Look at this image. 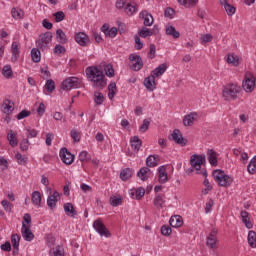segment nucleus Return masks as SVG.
Returning <instances> with one entry per match:
<instances>
[{"label": "nucleus", "mask_w": 256, "mask_h": 256, "mask_svg": "<svg viewBox=\"0 0 256 256\" xmlns=\"http://www.w3.org/2000/svg\"><path fill=\"white\" fill-rule=\"evenodd\" d=\"M15 159H17L18 165H26L29 162V157L27 155H23L19 152L15 154Z\"/></svg>", "instance_id": "44"}, {"label": "nucleus", "mask_w": 256, "mask_h": 256, "mask_svg": "<svg viewBox=\"0 0 256 256\" xmlns=\"http://www.w3.org/2000/svg\"><path fill=\"white\" fill-rule=\"evenodd\" d=\"M130 144L133 151H135V153H139V150L141 149V145L143 144V142L141 141V139H139V137L134 136L131 138Z\"/></svg>", "instance_id": "31"}, {"label": "nucleus", "mask_w": 256, "mask_h": 256, "mask_svg": "<svg viewBox=\"0 0 256 256\" xmlns=\"http://www.w3.org/2000/svg\"><path fill=\"white\" fill-rule=\"evenodd\" d=\"M64 212L68 217H75L77 215V210H75V207L71 203L64 204Z\"/></svg>", "instance_id": "36"}, {"label": "nucleus", "mask_w": 256, "mask_h": 256, "mask_svg": "<svg viewBox=\"0 0 256 256\" xmlns=\"http://www.w3.org/2000/svg\"><path fill=\"white\" fill-rule=\"evenodd\" d=\"M25 227L31 228V214L29 213L23 216L22 229H25Z\"/></svg>", "instance_id": "51"}, {"label": "nucleus", "mask_w": 256, "mask_h": 256, "mask_svg": "<svg viewBox=\"0 0 256 256\" xmlns=\"http://www.w3.org/2000/svg\"><path fill=\"white\" fill-rule=\"evenodd\" d=\"M21 233L24 241H33L35 239V235L31 232V228L24 226L21 228Z\"/></svg>", "instance_id": "29"}, {"label": "nucleus", "mask_w": 256, "mask_h": 256, "mask_svg": "<svg viewBox=\"0 0 256 256\" xmlns=\"http://www.w3.org/2000/svg\"><path fill=\"white\" fill-rule=\"evenodd\" d=\"M31 201L34 207H41V192L39 191L32 192Z\"/></svg>", "instance_id": "35"}, {"label": "nucleus", "mask_w": 256, "mask_h": 256, "mask_svg": "<svg viewBox=\"0 0 256 256\" xmlns=\"http://www.w3.org/2000/svg\"><path fill=\"white\" fill-rule=\"evenodd\" d=\"M65 51H66L65 46H62L61 44H57L54 47L55 55H61L62 53H65Z\"/></svg>", "instance_id": "64"}, {"label": "nucleus", "mask_w": 256, "mask_h": 256, "mask_svg": "<svg viewBox=\"0 0 256 256\" xmlns=\"http://www.w3.org/2000/svg\"><path fill=\"white\" fill-rule=\"evenodd\" d=\"M129 197H131V199H136V201L143 199V197H145V188L139 187L135 191L130 190Z\"/></svg>", "instance_id": "21"}, {"label": "nucleus", "mask_w": 256, "mask_h": 256, "mask_svg": "<svg viewBox=\"0 0 256 256\" xmlns=\"http://www.w3.org/2000/svg\"><path fill=\"white\" fill-rule=\"evenodd\" d=\"M1 205L6 213H11V210L13 209V204H11V202L2 200Z\"/></svg>", "instance_id": "56"}, {"label": "nucleus", "mask_w": 256, "mask_h": 256, "mask_svg": "<svg viewBox=\"0 0 256 256\" xmlns=\"http://www.w3.org/2000/svg\"><path fill=\"white\" fill-rule=\"evenodd\" d=\"M137 175L141 181H147L150 177H153V171L149 169V167H142L138 172Z\"/></svg>", "instance_id": "20"}, {"label": "nucleus", "mask_w": 256, "mask_h": 256, "mask_svg": "<svg viewBox=\"0 0 256 256\" xmlns=\"http://www.w3.org/2000/svg\"><path fill=\"white\" fill-rule=\"evenodd\" d=\"M133 177V170L131 168H124L120 172V179L122 181H129Z\"/></svg>", "instance_id": "37"}, {"label": "nucleus", "mask_w": 256, "mask_h": 256, "mask_svg": "<svg viewBox=\"0 0 256 256\" xmlns=\"http://www.w3.org/2000/svg\"><path fill=\"white\" fill-rule=\"evenodd\" d=\"M2 75L5 79H13V68L11 65H4L2 68Z\"/></svg>", "instance_id": "38"}, {"label": "nucleus", "mask_w": 256, "mask_h": 256, "mask_svg": "<svg viewBox=\"0 0 256 256\" xmlns=\"http://www.w3.org/2000/svg\"><path fill=\"white\" fill-rule=\"evenodd\" d=\"M115 93H117V84H115V82H112L108 85V99H110V101H113V99H115Z\"/></svg>", "instance_id": "40"}, {"label": "nucleus", "mask_w": 256, "mask_h": 256, "mask_svg": "<svg viewBox=\"0 0 256 256\" xmlns=\"http://www.w3.org/2000/svg\"><path fill=\"white\" fill-rule=\"evenodd\" d=\"M56 41L60 43V45H65L69 43V39L67 38V34L62 29L56 30Z\"/></svg>", "instance_id": "23"}, {"label": "nucleus", "mask_w": 256, "mask_h": 256, "mask_svg": "<svg viewBox=\"0 0 256 256\" xmlns=\"http://www.w3.org/2000/svg\"><path fill=\"white\" fill-rule=\"evenodd\" d=\"M104 71L108 77H115V69H113V65H107Z\"/></svg>", "instance_id": "60"}, {"label": "nucleus", "mask_w": 256, "mask_h": 256, "mask_svg": "<svg viewBox=\"0 0 256 256\" xmlns=\"http://www.w3.org/2000/svg\"><path fill=\"white\" fill-rule=\"evenodd\" d=\"M170 227L175 229L183 226V218L180 215L172 216L169 220Z\"/></svg>", "instance_id": "26"}, {"label": "nucleus", "mask_w": 256, "mask_h": 256, "mask_svg": "<svg viewBox=\"0 0 256 256\" xmlns=\"http://www.w3.org/2000/svg\"><path fill=\"white\" fill-rule=\"evenodd\" d=\"M165 71H167V64L163 63V64H160L154 70H152L151 75L155 79H157V78L161 77L165 73Z\"/></svg>", "instance_id": "24"}, {"label": "nucleus", "mask_w": 256, "mask_h": 256, "mask_svg": "<svg viewBox=\"0 0 256 256\" xmlns=\"http://www.w3.org/2000/svg\"><path fill=\"white\" fill-rule=\"evenodd\" d=\"M139 18L143 19V25H145V27H151V25H153V15H151V13H149V11L147 10H142L139 13Z\"/></svg>", "instance_id": "15"}, {"label": "nucleus", "mask_w": 256, "mask_h": 256, "mask_svg": "<svg viewBox=\"0 0 256 256\" xmlns=\"http://www.w3.org/2000/svg\"><path fill=\"white\" fill-rule=\"evenodd\" d=\"M137 11H139V6L135 2L125 5L124 12L128 17H133V14L137 13Z\"/></svg>", "instance_id": "22"}, {"label": "nucleus", "mask_w": 256, "mask_h": 256, "mask_svg": "<svg viewBox=\"0 0 256 256\" xmlns=\"http://www.w3.org/2000/svg\"><path fill=\"white\" fill-rule=\"evenodd\" d=\"M147 167H157V158L154 155H149L146 158Z\"/></svg>", "instance_id": "52"}, {"label": "nucleus", "mask_w": 256, "mask_h": 256, "mask_svg": "<svg viewBox=\"0 0 256 256\" xmlns=\"http://www.w3.org/2000/svg\"><path fill=\"white\" fill-rule=\"evenodd\" d=\"M129 69L132 71H141L143 69V59L137 54L129 55Z\"/></svg>", "instance_id": "9"}, {"label": "nucleus", "mask_w": 256, "mask_h": 256, "mask_svg": "<svg viewBox=\"0 0 256 256\" xmlns=\"http://www.w3.org/2000/svg\"><path fill=\"white\" fill-rule=\"evenodd\" d=\"M31 57L34 63H39V61H41V51L37 48H33L31 50Z\"/></svg>", "instance_id": "46"}, {"label": "nucleus", "mask_w": 256, "mask_h": 256, "mask_svg": "<svg viewBox=\"0 0 256 256\" xmlns=\"http://www.w3.org/2000/svg\"><path fill=\"white\" fill-rule=\"evenodd\" d=\"M240 216L242 218V223H244L245 227L247 229H253V223H251V220H249V212L243 210L241 211Z\"/></svg>", "instance_id": "32"}, {"label": "nucleus", "mask_w": 256, "mask_h": 256, "mask_svg": "<svg viewBox=\"0 0 256 256\" xmlns=\"http://www.w3.org/2000/svg\"><path fill=\"white\" fill-rule=\"evenodd\" d=\"M93 229L100 237H106V239L111 237V232H109V229H107V226H105V223H103L101 219H97L93 222Z\"/></svg>", "instance_id": "7"}, {"label": "nucleus", "mask_w": 256, "mask_h": 256, "mask_svg": "<svg viewBox=\"0 0 256 256\" xmlns=\"http://www.w3.org/2000/svg\"><path fill=\"white\" fill-rule=\"evenodd\" d=\"M226 61L230 65H233V67H239V63H241V58H239L237 54L231 53L228 54Z\"/></svg>", "instance_id": "30"}, {"label": "nucleus", "mask_w": 256, "mask_h": 256, "mask_svg": "<svg viewBox=\"0 0 256 256\" xmlns=\"http://www.w3.org/2000/svg\"><path fill=\"white\" fill-rule=\"evenodd\" d=\"M2 111L6 115H9V113H13V111H15V103L9 100V98H5L2 103Z\"/></svg>", "instance_id": "17"}, {"label": "nucleus", "mask_w": 256, "mask_h": 256, "mask_svg": "<svg viewBox=\"0 0 256 256\" xmlns=\"http://www.w3.org/2000/svg\"><path fill=\"white\" fill-rule=\"evenodd\" d=\"M206 245L209 249H215V245H217V230H211L210 234L206 238Z\"/></svg>", "instance_id": "16"}, {"label": "nucleus", "mask_w": 256, "mask_h": 256, "mask_svg": "<svg viewBox=\"0 0 256 256\" xmlns=\"http://www.w3.org/2000/svg\"><path fill=\"white\" fill-rule=\"evenodd\" d=\"M78 158H79V161H81L82 163H85L89 161V159H91V155H89V152L87 151H82L80 152Z\"/></svg>", "instance_id": "55"}, {"label": "nucleus", "mask_w": 256, "mask_h": 256, "mask_svg": "<svg viewBox=\"0 0 256 256\" xmlns=\"http://www.w3.org/2000/svg\"><path fill=\"white\" fill-rule=\"evenodd\" d=\"M11 15L13 19L19 20V19H23L24 12L19 8H12Z\"/></svg>", "instance_id": "47"}, {"label": "nucleus", "mask_w": 256, "mask_h": 256, "mask_svg": "<svg viewBox=\"0 0 256 256\" xmlns=\"http://www.w3.org/2000/svg\"><path fill=\"white\" fill-rule=\"evenodd\" d=\"M24 131H26L27 139H35V137L39 135V131L35 130V128H31V126L25 127Z\"/></svg>", "instance_id": "41"}, {"label": "nucleus", "mask_w": 256, "mask_h": 256, "mask_svg": "<svg viewBox=\"0 0 256 256\" xmlns=\"http://www.w3.org/2000/svg\"><path fill=\"white\" fill-rule=\"evenodd\" d=\"M140 37H151L153 35V31H151L149 28H142L139 32Z\"/></svg>", "instance_id": "58"}, {"label": "nucleus", "mask_w": 256, "mask_h": 256, "mask_svg": "<svg viewBox=\"0 0 256 256\" xmlns=\"http://www.w3.org/2000/svg\"><path fill=\"white\" fill-rule=\"evenodd\" d=\"M29 139H23L20 143V149L21 151H29Z\"/></svg>", "instance_id": "62"}, {"label": "nucleus", "mask_w": 256, "mask_h": 256, "mask_svg": "<svg viewBox=\"0 0 256 256\" xmlns=\"http://www.w3.org/2000/svg\"><path fill=\"white\" fill-rule=\"evenodd\" d=\"M242 87L246 93L255 91V77L251 72H246Z\"/></svg>", "instance_id": "8"}, {"label": "nucleus", "mask_w": 256, "mask_h": 256, "mask_svg": "<svg viewBox=\"0 0 256 256\" xmlns=\"http://www.w3.org/2000/svg\"><path fill=\"white\" fill-rule=\"evenodd\" d=\"M158 181L162 185H164V183H167V181H169V176L167 175V166L162 165L158 168Z\"/></svg>", "instance_id": "18"}, {"label": "nucleus", "mask_w": 256, "mask_h": 256, "mask_svg": "<svg viewBox=\"0 0 256 256\" xmlns=\"http://www.w3.org/2000/svg\"><path fill=\"white\" fill-rule=\"evenodd\" d=\"M239 93H241V86L237 84H228L222 90V97L224 101H235Z\"/></svg>", "instance_id": "3"}, {"label": "nucleus", "mask_w": 256, "mask_h": 256, "mask_svg": "<svg viewBox=\"0 0 256 256\" xmlns=\"http://www.w3.org/2000/svg\"><path fill=\"white\" fill-rule=\"evenodd\" d=\"M20 242H21V236H19L18 234H13L11 236L12 247H19Z\"/></svg>", "instance_id": "57"}, {"label": "nucleus", "mask_w": 256, "mask_h": 256, "mask_svg": "<svg viewBox=\"0 0 256 256\" xmlns=\"http://www.w3.org/2000/svg\"><path fill=\"white\" fill-rule=\"evenodd\" d=\"M171 139L172 141H175L177 145H181L182 147H185V145H187V139L183 138V134L179 129H175L172 132Z\"/></svg>", "instance_id": "14"}, {"label": "nucleus", "mask_w": 256, "mask_h": 256, "mask_svg": "<svg viewBox=\"0 0 256 256\" xmlns=\"http://www.w3.org/2000/svg\"><path fill=\"white\" fill-rule=\"evenodd\" d=\"M47 193H49V196L47 198V205L50 207V209H54V207L57 206V201L61 199L60 194L57 192V190H54L53 193L51 192V188H46Z\"/></svg>", "instance_id": "11"}, {"label": "nucleus", "mask_w": 256, "mask_h": 256, "mask_svg": "<svg viewBox=\"0 0 256 256\" xmlns=\"http://www.w3.org/2000/svg\"><path fill=\"white\" fill-rule=\"evenodd\" d=\"M74 39L80 47H87L89 43H91V39L89 38V35H87L85 32H78L75 34Z\"/></svg>", "instance_id": "12"}, {"label": "nucleus", "mask_w": 256, "mask_h": 256, "mask_svg": "<svg viewBox=\"0 0 256 256\" xmlns=\"http://www.w3.org/2000/svg\"><path fill=\"white\" fill-rule=\"evenodd\" d=\"M247 171L250 175H255V172H256V156H254L248 166H247Z\"/></svg>", "instance_id": "45"}, {"label": "nucleus", "mask_w": 256, "mask_h": 256, "mask_svg": "<svg viewBox=\"0 0 256 256\" xmlns=\"http://www.w3.org/2000/svg\"><path fill=\"white\" fill-rule=\"evenodd\" d=\"M103 101H105V96L101 92H94V103L96 105H103Z\"/></svg>", "instance_id": "49"}, {"label": "nucleus", "mask_w": 256, "mask_h": 256, "mask_svg": "<svg viewBox=\"0 0 256 256\" xmlns=\"http://www.w3.org/2000/svg\"><path fill=\"white\" fill-rule=\"evenodd\" d=\"M204 177H205V179H204L203 185H204V187H206V188H204V189L202 190V193H203V195H208V194H209V191H211V190L213 189V186H212L211 183L209 182V179H207V176H204Z\"/></svg>", "instance_id": "50"}, {"label": "nucleus", "mask_w": 256, "mask_h": 256, "mask_svg": "<svg viewBox=\"0 0 256 256\" xmlns=\"http://www.w3.org/2000/svg\"><path fill=\"white\" fill-rule=\"evenodd\" d=\"M154 207L158 209V211H161L165 207V199L162 195L156 194L153 201Z\"/></svg>", "instance_id": "28"}, {"label": "nucleus", "mask_w": 256, "mask_h": 256, "mask_svg": "<svg viewBox=\"0 0 256 256\" xmlns=\"http://www.w3.org/2000/svg\"><path fill=\"white\" fill-rule=\"evenodd\" d=\"M211 41H213V35H211V34H203L200 37L201 45H206V43H211Z\"/></svg>", "instance_id": "53"}, {"label": "nucleus", "mask_w": 256, "mask_h": 256, "mask_svg": "<svg viewBox=\"0 0 256 256\" xmlns=\"http://www.w3.org/2000/svg\"><path fill=\"white\" fill-rule=\"evenodd\" d=\"M59 157L64 165H72L75 161V156L66 147L60 149Z\"/></svg>", "instance_id": "10"}, {"label": "nucleus", "mask_w": 256, "mask_h": 256, "mask_svg": "<svg viewBox=\"0 0 256 256\" xmlns=\"http://www.w3.org/2000/svg\"><path fill=\"white\" fill-rule=\"evenodd\" d=\"M196 117H197V112H191L190 114H187L186 116H184L183 125L185 127H191V125L195 123Z\"/></svg>", "instance_id": "27"}, {"label": "nucleus", "mask_w": 256, "mask_h": 256, "mask_svg": "<svg viewBox=\"0 0 256 256\" xmlns=\"http://www.w3.org/2000/svg\"><path fill=\"white\" fill-rule=\"evenodd\" d=\"M7 139L11 147H17V145L19 144V141L17 140V133H15V131L13 130H10L8 132Z\"/></svg>", "instance_id": "34"}, {"label": "nucleus", "mask_w": 256, "mask_h": 256, "mask_svg": "<svg viewBox=\"0 0 256 256\" xmlns=\"http://www.w3.org/2000/svg\"><path fill=\"white\" fill-rule=\"evenodd\" d=\"M83 80L77 77H68L63 80L61 89L63 91H71V89H79Z\"/></svg>", "instance_id": "6"}, {"label": "nucleus", "mask_w": 256, "mask_h": 256, "mask_svg": "<svg viewBox=\"0 0 256 256\" xmlns=\"http://www.w3.org/2000/svg\"><path fill=\"white\" fill-rule=\"evenodd\" d=\"M11 53H12V57H11L12 63H17L21 55V43L17 41L12 42Z\"/></svg>", "instance_id": "13"}, {"label": "nucleus", "mask_w": 256, "mask_h": 256, "mask_svg": "<svg viewBox=\"0 0 256 256\" xmlns=\"http://www.w3.org/2000/svg\"><path fill=\"white\" fill-rule=\"evenodd\" d=\"M29 115H31V111L22 110L20 113H18L16 118L18 119V121H21V119H25V118L29 117Z\"/></svg>", "instance_id": "61"}, {"label": "nucleus", "mask_w": 256, "mask_h": 256, "mask_svg": "<svg viewBox=\"0 0 256 256\" xmlns=\"http://www.w3.org/2000/svg\"><path fill=\"white\" fill-rule=\"evenodd\" d=\"M143 84L147 91H155L157 89V82H155V78L151 74L144 79Z\"/></svg>", "instance_id": "19"}, {"label": "nucleus", "mask_w": 256, "mask_h": 256, "mask_svg": "<svg viewBox=\"0 0 256 256\" xmlns=\"http://www.w3.org/2000/svg\"><path fill=\"white\" fill-rule=\"evenodd\" d=\"M85 74L94 89H104L107 86L105 72L99 66H88L85 69Z\"/></svg>", "instance_id": "1"}, {"label": "nucleus", "mask_w": 256, "mask_h": 256, "mask_svg": "<svg viewBox=\"0 0 256 256\" xmlns=\"http://www.w3.org/2000/svg\"><path fill=\"white\" fill-rule=\"evenodd\" d=\"M110 205L112 207H119L123 205V197L119 195H113L110 197Z\"/></svg>", "instance_id": "39"}, {"label": "nucleus", "mask_w": 256, "mask_h": 256, "mask_svg": "<svg viewBox=\"0 0 256 256\" xmlns=\"http://www.w3.org/2000/svg\"><path fill=\"white\" fill-rule=\"evenodd\" d=\"M56 23H61L63 19H65V13L63 11H59L54 13Z\"/></svg>", "instance_id": "63"}, {"label": "nucleus", "mask_w": 256, "mask_h": 256, "mask_svg": "<svg viewBox=\"0 0 256 256\" xmlns=\"http://www.w3.org/2000/svg\"><path fill=\"white\" fill-rule=\"evenodd\" d=\"M248 244L252 247V249H256V232L250 230L248 232Z\"/></svg>", "instance_id": "43"}, {"label": "nucleus", "mask_w": 256, "mask_h": 256, "mask_svg": "<svg viewBox=\"0 0 256 256\" xmlns=\"http://www.w3.org/2000/svg\"><path fill=\"white\" fill-rule=\"evenodd\" d=\"M51 41H53V34H51V32H46L39 36L36 41V47L41 51H47L50 49Z\"/></svg>", "instance_id": "5"}, {"label": "nucleus", "mask_w": 256, "mask_h": 256, "mask_svg": "<svg viewBox=\"0 0 256 256\" xmlns=\"http://www.w3.org/2000/svg\"><path fill=\"white\" fill-rule=\"evenodd\" d=\"M44 89H46L48 93H53V91H55V81L53 79L46 80Z\"/></svg>", "instance_id": "48"}, {"label": "nucleus", "mask_w": 256, "mask_h": 256, "mask_svg": "<svg viewBox=\"0 0 256 256\" xmlns=\"http://www.w3.org/2000/svg\"><path fill=\"white\" fill-rule=\"evenodd\" d=\"M70 136L73 139L74 143H79L81 141V134L76 129H72Z\"/></svg>", "instance_id": "54"}, {"label": "nucleus", "mask_w": 256, "mask_h": 256, "mask_svg": "<svg viewBox=\"0 0 256 256\" xmlns=\"http://www.w3.org/2000/svg\"><path fill=\"white\" fill-rule=\"evenodd\" d=\"M205 163L204 155H192L190 159V165L192 168L189 169L193 173L195 171L197 175H203V177H207V170H201V165Z\"/></svg>", "instance_id": "2"}, {"label": "nucleus", "mask_w": 256, "mask_h": 256, "mask_svg": "<svg viewBox=\"0 0 256 256\" xmlns=\"http://www.w3.org/2000/svg\"><path fill=\"white\" fill-rule=\"evenodd\" d=\"M166 35L173 37V39H179V37H181V33L171 25L166 26Z\"/></svg>", "instance_id": "33"}, {"label": "nucleus", "mask_w": 256, "mask_h": 256, "mask_svg": "<svg viewBox=\"0 0 256 256\" xmlns=\"http://www.w3.org/2000/svg\"><path fill=\"white\" fill-rule=\"evenodd\" d=\"M214 181L219 187H229L233 183V178L225 173L221 169H216L212 173Z\"/></svg>", "instance_id": "4"}, {"label": "nucleus", "mask_w": 256, "mask_h": 256, "mask_svg": "<svg viewBox=\"0 0 256 256\" xmlns=\"http://www.w3.org/2000/svg\"><path fill=\"white\" fill-rule=\"evenodd\" d=\"M50 255L52 256H65V248L63 246L58 245L50 250Z\"/></svg>", "instance_id": "42"}, {"label": "nucleus", "mask_w": 256, "mask_h": 256, "mask_svg": "<svg viewBox=\"0 0 256 256\" xmlns=\"http://www.w3.org/2000/svg\"><path fill=\"white\" fill-rule=\"evenodd\" d=\"M151 122L148 119H144L142 125L139 128L140 133H145L149 129Z\"/></svg>", "instance_id": "59"}, {"label": "nucleus", "mask_w": 256, "mask_h": 256, "mask_svg": "<svg viewBox=\"0 0 256 256\" xmlns=\"http://www.w3.org/2000/svg\"><path fill=\"white\" fill-rule=\"evenodd\" d=\"M207 157H208V162L212 167H217L219 162L217 161V152L213 149H209L207 151Z\"/></svg>", "instance_id": "25"}]
</instances>
